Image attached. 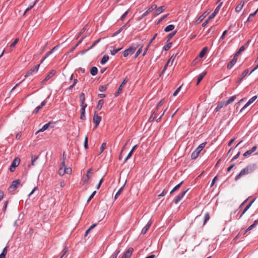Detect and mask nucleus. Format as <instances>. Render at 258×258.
Here are the masks:
<instances>
[{"label": "nucleus", "mask_w": 258, "mask_h": 258, "mask_svg": "<svg viewBox=\"0 0 258 258\" xmlns=\"http://www.w3.org/2000/svg\"><path fill=\"white\" fill-rule=\"evenodd\" d=\"M255 170V166L252 165L247 166L243 169L236 176L235 180L236 181L239 179L242 176L252 173Z\"/></svg>", "instance_id": "obj_1"}, {"label": "nucleus", "mask_w": 258, "mask_h": 258, "mask_svg": "<svg viewBox=\"0 0 258 258\" xmlns=\"http://www.w3.org/2000/svg\"><path fill=\"white\" fill-rule=\"evenodd\" d=\"M138 47V46L135 44H133L132 45L130 46L127 49H125L123 51V56L125 57H127L128 55L133 54Z\"/></svg>", "instance_id": "obj_2"}, {"label": "nucleus", "mask_w": 258, "mask_h": 258, "mask_svg": "<svg viewBox=\"0 0 258 258\" xmlns=\"http://www.w3.org/2000/svg\"><path fill=\"white\" fill-rule=\"evenodd\" d=\"M58 172L60 176H63L65 173L71 174L72 169L70 167H64H64H59Z\"/></svg>", "instance_id": "obj_3"}, {"label": "nucleus", "mask_w": 258, "mask_h": 258, "mask_svg": "<svg viewBox=\"0 0 258 258\" xmlns=\"http://www.w3.org/2000/svg\"><path fill=\"white\" fill-rule=\"evenodd\" d=\"M20 159L19 158H16L14 159L13 161L10 168V170L11 172H14L16 169V167H17L20 164Z\"/></svg>", "instance_id": "obj_4"}, {"label": "nucleus", "mask_w": 258, "mask_h": 258, "mask_svg": "<svg viewBox=\"0 0 258 258\" xmlns=\"http://www.w3.org/2000/svg\"><path fill=\"white\" fill-rule=\"evenodd\" d=\"M21 180L20 179H17L15 180H14L11 186L9 187V190L10 192L14 191L17 187L18 185L20 184Z\"/></svg>", "instance_id": "obj_5"}, {"label": "nucleus", "mask_w": 258, "mask_h": 258, "mask_svg": "<svg viewBox=\"0 0 258 258\" xmlns=\"http://www.w3.org/2000/svg\"><path fill=\"white\" fill-rule=\"evenodd\" d=\"M40 63L35 66L33 69H31L29 70L24 76L25 78H27L30 76L32 75L34 73H37L38 71Z\"/></svg>", "instance_id": "obj_6"}, {"label": "nucleus", "mask_w": 258, "mask_h": 258, "mask_svg": "<svg viewBox=\"0 0 258 258\" xmlns=\"http://www.w3.org/2000/svg\"><path fill=\"white\" fill-rule=\"evenodd\" d=\"M188 189H186L184 191H183L181 193L179 194L176 198L174 200V202L175 204H178L183 198V197L185 196V194L186 193Z\"/></svg>", "instance_id": "obj_7"}, {"label": "nucleus", "mask_w": 258, "mask_h": 258, "mask_svg": "<svg viewBox=\"0 0 258 258\" xmlns=\"http://www.w3.org/2000/svg\"><path fill=\"white\" fill-rule=\"evenodd\" d=\"M257 98V96H254L251 97L248 101L244 105V106L241 109L240 112H242L244 109L252 103Z\"/></svg>", "instance_id": "obj_8"}, {"label": "nucleus", "mask_w": 258, "mask_h": 258, "mask_svg": "<svg viewBox=\"0 0 258 258\" xmlns=\"http://www.w3.org/2000/svg\"><path fill=\"white\" fill-rule=\"evenodd\" d=\"M127 82V80L126 79H124L122 83L120 85L118 89V91L115 93L114 95L115 97L118 96L120 94V92L122 91L124 86L126 84Z\"/></svg>", "instance_id": "obj_9"}, {"label": "nucleus", "mask_w": 258, "mask_h": 258, "mask_svg": "<svg viewBox=\"0 0 258 258\" xmlns=\"http://www.w3.org/2000/svg\"><path fill=\"white\" fill-rule=\"evenodd\" d=\"M222 4H223V3L221 2L220 3V4L216 7V8L215 9L214 12L209 16V19H213L215 17L216 14L219 12V9H220V7H221V6H222Z\"/></svg>", "instance_id": "obj_10"}, {"label": "nucleus", "mask_w": 258, "mask_h": 258, "mask_svg": "<svg viewBox=\"0 0 258 258\" xmlns=\"http://www.w3.org/2000/svg\"><path fill=\"white\" fill-rule=\"evenodd\" d=\"M133 251V249L132 248H129L123 254L122 258H130L132 252Z\"/></svg>", "instance_id": "obj_11"}, {"label": "nucleus", "mask_w": 258, "mask_h": 258, "mask_svg": "<svg viewBox=\"0 0 258 258\" xmlns=\"http://www.w3.org/2000/svg\"><path fill=\"white\" fill-rule=\"evenodd\" d=\"M101 119V117L99 116L98 114H94L93 116V122L95 123V127H97V125L99 124Z\"/></svg>", "instance_id": "obj_12"}, {"label": "nucleus", "mask_w": 258, "mask_h": 258, "mask_svg": "<svg viewBox=\"0 0 258 258\" xmlns=\"http://www.w3.org/2000/svg\"><path fill=\"white\" fill-rule=\"evenodd\" d=\"M87 105H81V116H80V119L82 120L85 119V109L87 107Z\"/></svg>", "instance_id": "obj_13"}, {"label": "nucleus", "mask_w": 258, "mask_h": 258, "mask_svg": "<svg viewBox=\"0 0 258 258\" xmlns=\"http://www.w3.org/2000/svg\"><path fill=\"white\" fill-rule=\"evenodd\" d=\"M152 223V222L151 220L149 221L147 224L142 229L141 233L143 234H145L147 233L150 227L151 226Z\"/></svg>", "instance_id": "obj_14"}, {"label": "nucleus", "mask_w": 258, "mask_h": 258, "mask_svg": "<svg viewBox=\"0 0 258 258\" xmlns=\"http://www.w3.org/2000/svg\"><path fill=\"white\" fill-rule=\"evenodd\" d=\"M237 61V57L234 56L233 59L228 63L227 64V69H231L233 66L236 63Z\"/></svg>", "instance_id": "obj_15"}, {"label": "nucleus", "mask_w": 258, "mask_h": 258, "mask_svg": "<svg viewBox=\"0 0 258 258\" xmlns=\"http://www.w3.org/2000/svg\"><path fill=\"white\" fill-rule=\"evenodd\" d=\"M55 74V71L52 70L51 71L44 79V80L42 81V83H45L47 81H48L49 79H50L52 76H53Z\"/></svg>", "instance_id": "obj_16"}, {"label": "nucleus", "mask_w": 258, "mask_h": 258, "mask_svg": "<svg viewBox=\"0 0 258 258\" xmlns=\"http://www.w3.org/2000/svg\"><path fill=\"white\" fill-rule=\"evenodd\" d=\"M245 3L243 1L241 2L235 8V11L237 13L240 12L242 9Z\"/></svg>", "instance_id": "obj_17"}, {"label": "nucleus", "mask_w": 258, "mask_h": 258, "mask_svg": "<svg viewBox=\"0 0 258 258\" xmlns=\"http://www.w3.org/2000/svg\"><path fill=\"white\" fill-rule=\"evenodd\" d=\"M248 73V69L245 70L242 74L241 77H240L238 79L237 83L238 84H239L240 83V82H241V81L242 80V79L247 75Z\"/></svg>", "instance_id": "obj_18"}, {"label": "nucleus", "mask_w": 258, "mask_h": 258, "mask_svg": "<svg viewBox=\"0 0 258 258\" xmlns=\"http://www.w3.org/2000/svg\"><path fill=\"white\" fill-rule=\"evenodd\" d=\"M206 144V142L203 143L201 144L195 150L197 152H198L199 154L202 151V150L205 148V145Z\"/></svg>", "instance_id": "obj_19"}, {"label": "nucleus", "mask_w": 258, "mask_h": 258, "mask_svg": "<svg viewBox=\"0 0 258 258\" xmlns=\"http://www.w3.org/2000/svg\"><path fill=\"white\" fill-rule=\"evenodd\" d=\"M225 103H226L225 101H222L220 102L215 109V111L216 112L219 111L223 107L224 105H225Z\"/></svg>", "instance_id": "obj_20"}, {"label": "nucleus", "mask_w": 258, "mask_h": 258, "mask_svg": "<svg viewBox=\"0 0 258 258\" xmlns=\"http://www.w3.org/2000/svg\"><path fill=\"white\" fill-rule=\"evenodd\" d=\"M80 100L81 101V105H87L85 103V95L84 93H81L80 95Z\"/></svg>", "instance_id": "obj_21"}, {"label": "nucleus", "mask_w": 258, "mask_h": 258, "mask_svg": "<svg viewBox=\"0 0 258 258\" xmlns=\"http://www.w3.org/2000/svg\"><path fill=\"white\" fill-rule=\"evenodd\" d=\"M206 74H207V72H204L202 73V74H201L200 75H199V76L198 77V79H197V85H198L201 82V81L203 80V79L205 76Z\"/></svg>", "instance_id": "obj_22"}, {"label": "nucleus", "mask_w": 258, "mask_h": 258, "mask_svg": "<svg viewBox=\"0 0 258 258\" xmlns=\"http://www.w3.org/2000/svg\"><path fill=\"white\" fill-rule=\"evenodd\" d=\"M258 224V221L257 220H255L253 222V223L250 225V226L248 227V228L245 231V233L246 232H247L248 231L251 230V229H252L253 228H254V227H255V226Z\"/></svg>", "instance_id": "obj_23"}, {"label": "nucleus", "mask_w": 258, "mask_h": 258, "mask_svg": "<svg viewBox=\"0 0 258 258\" xmlns=\"http://www.w3.org/2000/svg\"><path fill=\"white\" fill-rule=\"evenodd\" d=\"M157 111L156 110H154L152 114L150 116V117L149 119V121H153L155 119H156L157 117Z\"/></svg>", "instance_id": "obj_24"}, {"label": "nucleus", "mask_w": 258, "mask_h": 258, "mask_svg": "<svg viewBox=\"0 0 258 258\" xmlns=\"http://www.w3.org/2000/svg\"><path fill=\"white\" fill-rule=\"evenodd\" d=\"M174 28H175L174 25L171 24V25H169L167 26V27H166L164 29V31L166 32H168L169 31H172L174 29Z\"/></svg>", "instance_id": "obj_25"}, {"label": "nucleus", "mask_w": 258, "mask_h": 258, "mask_svg": "<svg viewBox=\"0 0 258 258\" xmlns=\"http://www.w3.org/2000/svg\"><path fill=\"white\" fill-rule=\"evenodd\" d=\"M8 251V246L5 247L2 252V253L0 254V258H6V255Z\"/></svg>", "instance_id": "obj_26"}, {"label": "nucleus", "mask_w": 258, "mask_h": 258, "mask_svg": "<svg viewBox=\"0 0 258 258\" xmlns=\"http://www.w3.org/2000/svg\"><path fill=\"white\" fill-rule=\"evenodd\" d=\"M236 99V95H233L230 97V98L227 101H225V105H227L231 103H232L235 99Z\"/></svg>", "instance_id": "obj_27"}, {"label": "nucleus", "mask_w": 258, "mask_h": 258, "mask_svg": "<svg viewBox=\"0 0 258 258\" xmlns=\"http://www.w3.org/2000/svg\"><path fill=\"white\" fill-rule=\"evenodd\" d=\"M103 103H104L103 100L101 99L98 101V104H97V107H96L97 109L98 110H100L102 108Z\"/></svg>", "instance_id": "obj_28"}, {"label": "nucleus", "mask_w": 258, "mask_h": 258, "mask_svg": "<svg viewBox=\"0 0 258 258\" xmlns=\"http://www.w3.org/2000/svg\"><path fill=\"white\" fill-rule=\"evenodd\" d=\"M98 73V69L96 67H93L90 70V73L92 76H95Z\"/></svg>", "instance_id": "obj_29"}, {"label": "nucleus", "mask_w": 258, "mask_h": 258, "mask_svg": "<svg viewBox=\"0 0 258 258\" xmlns=\"http://www.w3.org/2000/svg\"><path fill=\"white\" fill-rule=\"evenodd\" d=\"M109 59V56L107 55H105L103 56V58L101 60V64H104Z\"/></svg>", "instance_id": "obj_30"}, {"label": "nucleus", "mask_w": 258, "mask_h": 258, "mask_svg": "<svg viewBox=\"0 0 258 258\" xmlns=\"http://www.w3.org/2000/svg\"><path fill=\"white\" fill-rule=\"evenodd\" d=\"M207 50V48L206 47L203 48V49L200 52V53L199 55V56L201 58L203 57L206 53Z\"/></svg>", "instance_id": "obj_31"}, {"label": "nucleus", "mask_w": 258, "mask_h": 258, "mask_svg": "<svg viewBox=\"0 0 258 258\" xmlns=\"http://www.w3.org/2000/svg\"><path fill=\"white\" fill-rule=\"evenodd\" d=\"M245 49V47L244 46H242L236 52V53L235 54L234 56H236V57H237V56H238V55H239L241 52H242L243 51H244Z\"/></svg>", "instance_id": "obj_32"}, {"label": "nucleus", "mask_w": 258, "mask_h": 258, "mask_svg": "<svg viewBox=\"0 0 258 258\" xmlns=\"http://www.w3.org/2000/svg\"><path fill=\"white\" fill-rule=\"evenodd\" d=\"M252 202H250V203H249L246 206V207L245 208V209H244L243 212L242 213V214H241L240 217H241L248 210V209L250 207V206H251L252 204Z\"/></svg>", "instance_id": "obj_33"}, {"label": "nucleus", "mask_w": 258, "mask_h": 258, "mask_svg": "<svg viewBox=\"0 0 258 258\" xmlns=\"http://www.w3.org/2000/svg\"><path fill=\"white\" fill-rule=\"evenodd\" d=\"M182 181H181L180 183H179V184H178L177 185H176L172 190L171 191H170V194H172V193H173L175 191H176V190H177L180 187V186L181 185L182 183Z\"/></svg>", "instance_id": "obj_34"}, {"label": "nucleus", "mask_w": 258, "mask_h": 258, "mask_svg": "<svg viewBox=\"0 0 258 258\" xmlns=\"http://www.w3.org/2000/svg\"><path fill=\"white\" fill-rule=\"evenodd\" d=\"M165 102L164 99H162L157 105L156 109L157 111H158L160 108V107L163 105V104Z\"/></svg>", "instance_id": "obj_35"}, {"label": "nucleus", "mask_w": 258, "mask_h": 258, "mask_svg": "<svg viewBox=\"0 0 258 258\" xmlns=\"http://www.w3.org/2000/svg\"><path fill=\"white\" fill-rule=\"evenodd\" d=\"M172 57H171L168 61L167 62H166V63L165 64V65L164 66V68H163V70L162 71V72H161V75L163 74L165 71H166V70L167 69V68L168 67V66L169 65V62L171 60V59H172Z\"/></svg>", "instance_id": "obj_36"}, {"label": "nucleus", "mask_w": 258, "mask_h": 258, "mask_svg": "<svg viewBox=\"0 0 258 258\" xmlns=\"http://www.w3.org/2000/svg\"><path fill=\"white\" fill-rule=\"evenodd\" d=\"M38 156H32L31 158V165L34 166L35 165V162L38 159Z\"/></svg>", "instance_id": "obj_37"}, {"label": "nucleus", "mask_w": 258, "mask_h": 258, "mask_svg": "<svg viewBox=\"0 0 258 258\" xmlns=\"http://www.w3.org/2000/svg\"><path fill=\"white\" fill-rule=\"evenodd\" d=\"M171 46H172V43H168V44H167L164 46L163 49L165 51H167L171 48Z\"/></svg>", "instance_id": "obj_38"}, {"label": "nucleus", "mask_w": 258, "mask_h": 258, "mask_svg": "<svg viewBox=\"0 0 258 258\" xmlns=\"http://www.w3.org/2000/svg\"><path fill=\"white\" fill-rule=\"evenodd\" d=\"M120 252V250L119 249H116L114 252L112 254V255H111V256L110 257V258H116L118 254Z\"/></svg>", "instance_id": "obj_39"}, {"label": "nucleus", "mask_w": 258, "mask_h": 258, "mask_svg": "<svg viewBox=\"0 0 258 258\" xmlns=\"http://www.w3.org/2000/svg\"><path fill=\"white\" fill-rule=\"evenodd\" d=\"M199 154L197 152V151L196 150H195L191 154V158L192 159H196V158L198 157V156H199Z\"/></svg>", "instance_id": "obj_40"}, {"label": "nucleus", "mask_w": 258, "mask_h": 258, "mask_svg": "<svg viewBox=\"0 0 258 258\" xmlns=\"http://www.w3.org/2000/svg\"><path fill=\"white\" fill-rule=\"evenodd\" d=\"M37 1H35L34 3L33 4V5L30 6L28 8L26 9V10L24 12V15L28 12L29 11H30L36 4Z\"/></svg>", "instance_id": "obj_41"}, {"label": "nucleus", "mask_w": 258, "mask_h": 258, "mask_svg": "<svg viewBox=\"0 0 258 258\" xmlns=\"http://www.w3.org/2000/svg\"><path fill=\"white\" fill-rule=\"evenodd\" d=\"M210 219V216L208 213H206L205 214L204 216V224H205Z\"/></svg>", "instance_id": "obj_42"}, {"label": "nucleus", "mask_w": 258, "mask_h": 258, "mask_svg": "<svg viewBox=\"0 0 258 258\" xmlns=\"http://www.w3.org/2000/svg\"><path fill=\"white\" fill-rule=\"evenodd\" d=\"M78 81L77 79H74L73 84H72V85H71V86H69V87L68 88V89L72 90L74 87V86L76 85V84L78 83Z\"/></svg>", "instance_id": "obj_43"}, {"label": "nucleus", "mask_w": 258, "mask_h": 258, "mask_svg": "<svg viewBox=\"0 0 258 258\" xmlns=\"http://www.w3.org/2000/svg\"><path fill=\"white\" fill-rule=\"evenodd\" d=\"M89 180V177L88 175H86V176L84 177L82 182L83 184H85L86 183H87Z\"/></svg>", "instance_id": "obj_44"}, {"label": "nucleus", "mask_w": 258, "mask_h": 258, "mask_svg": "<svg viewBox=\"0 0 258 258\" xmlns=\"http://www.w3.org/2000/svg\"><path fill=\"white\" fill-rule=\"evenodd\" d=\"M107 88V85L100 86L99 87V90L100 92H104L106 90Z\"/></svg>", "instance_id": "obj_45"}, {"label": "nucleus", "mask_w": 258, "mask_h": 258, "mask_svg": "<svg viewBox=\"0 0 258 258\" xmlns=\"http://www.w3.org/2000/svg\"><path fill=\"white\" fill-rule=\"evenodd\" d=\"M176 33V31L173 32L169 34L167 36V41H169L174 36Z\"/></svg>", "instance_id": "obj_46"}, {"label": "nucleus", "mask_w": 258, "mask_h": 258, "mask_svg": "<svg viewBox=\"0 0 258 258\" xmlns=\"http://www.w3.org/2000/svg\"><path fill=\"white\" fill-rule=\"evenodd\" d=\"M100 40V39H98L95 41L93 42V43L89 47V48L86 50H90V49L92 48L94 46H95Z\"/></svg>", "instance_id": "obj_47"}, {"label": "nucleus", "mask_w": 258, "mask_h": 258, "mask_svg": "<svg viewBox=\"0 0 258 258\" xmlns=\"http://www.w3.org/2000/svg\"><path fill=\"white\" fill-rule=\"evenodd\" d=\"M258 12V9L253 13H251L249 15V17L248 18L247 21H250V19L254 17L257 12Z\"/></svg>", "instance_id": "obj_48"}, {"label": "nucleus", "mask_w": 258, "mask_h": 258, "mask_svg": "<svg viewBox=\"0 0 258 258\" xmlns=\"http://www.w3.org/2000/svg\"><path fill=\"white\" fill-rule=\"evenodd\" d=\"M123 188V186H122L121 188H120V189L116 193V194L115 195V197H114V199H116L118 198V197L120 195V193L121 192V191L122 190Z\"/></svg>", "instance_id": "obj_49"}, {"label": "nucleus", "mask_w": 258, "mask_h": 258, "mask_svg": "<svg viewBox=\"0 0 258 258\" xmlns=\"http://www.w3.org/2000/svg\"><path fill=\"white\" fill-rule=\"evenodd\" d=\"M125 27V25H123L118 30H117V31H116L114 34H113V36H116L117 35V34H118L120 32H121V31L123 29H124V28Z\"/></svg>", "instance_id": "obj_50"}, {"label": "nucleus", "mask_w": 258, "mask_h": 258, "mask_svg": "<svg viewBox=\"0 0 258 258\" xmlns=\"http://www.w3.org/2000/svg\"><path fill=\"white\" fill-rule=\"evenodd\" d=\"M121 49V48H118V49H114L112 50H111V54L112 55H115L116 53H117L119 50Z\"/></svg>", "instance_id": "obj_51"}, {"label": "nucleus", "mask_w": 258, "mask_h": 258, "mask_svg": "<svg viewBox=\"0 0 258 258\" xmlns=\"http://www.w3.org/2000/svg\"><path fill=\"white\" fill-rule=\"evenodd\" d=\"M19 41V38H17L15 40V41L10 45V48H14L15 45L17 44Z\"/></svg>", "instance_id": "obj_52"}, {"label": "nucleus", "mask_w": 258, "mask_h": 258, "mask_svg": "<svg viewBox=\"0 0 258 258\" xmlns=\"http://www.w3.org/2000/svg\"><path fill=\"white\" fill-rule=\"evenodd\" d=\"M142 48H143V46H142L138 50V51H137L136 54H135V58H137L139 55V54L141 53L142 51Z\"/></svg>", "instance_id": "obj_53"}, {"label": "nucleus", "mask_w": 258, "mask_h": 258, "mask_svg": "<svg viewBox=\"0 0 258 258\" xmlns=\"http://www.w3.org/2000/svg\"><path fill=\"white\" fill-rule=\"evenodd\" d=\"M42 108L41 106H37L35 109L34 110H33V113H35V114H36L40 110V109H41Z\"/></svg>", "instance_id": "obj_54"}, {"label": "nucleus", "mask_w": 258, "mask_h": 258, "mask_svg": "<svg viewBox=\"0 0 258 258\" xmlns=\"http://www.w3.org/2000/svg\"><path fill=\"white\" fill-rule=\"evenodd\" d=\"M84 147L86 149H88V138L87 136L85 138V141L84 143Z\"/></svg>", "instance_id": "obj_55"}, {"label": "nucleus", "mask_w": 258, "mask_h": 258, "mask_svg": "<svg viewBox=\"0 0 258 258\" xmlns=\"http://www.w3.org/2000/svg\"><path fill=\"white\" fill-rule=\"evenodd\" d=\"M106 146V143H103L100 147V154L102 153V152L104 151V150L105 149Z\"/></svg>", "instance_id": "obj_56"}, {"label": "nucleus", "mask_w": 258, "mask_h": 258, "mask_svg": "<svg viewBox=\"0 0 258 258\" xmlns=\"http://www.w3.org/2000/svg\"><path fill=\"white\" fill-rule=\"evenodd\" d=\"M151 12H152V9H148L145 13H144L143 14L142 17H144L146 16L147 15H148Z\"/></svg>", "instance_id": "obj_57"}, {"label": "nucleus", "mask_w": 258, "mask_h": 258, "mask_svg": "<svg viewBox=\"0 0 258 258\" xmlns=\"http://www.w3.org/2000/svg\"><path fill=\"white\" fill-rule=\"evenodd\" d=\"M48 123H50V125H49V128H53L55 127L56 122H48Z\"/></svg>", "instance_id": "obj_58"}, {"label": "nucleus", "mask_w": 258, "mask_h": 258, "mask_svg": "<svg viewBox=\"0 0 258 258\" xmlns=\"http://www.w3.org/2000/svg\"><path fill=\"white\" fill-rule=\"evenodd\" d=\"M133 152H133L132 151H131L129 152V153L128 154L127 157L125 159V160L124 161V162H125L132 156Z\"/></svg>", "instance_id": "obj_59"}, {"label": "nucleus", "mask_w": 258, "mask_h": 258, "mask_svg": "<svg viewBox=\"0 0 258 258\" xmlns=\"http://www.w3.org/2000/svg\"><path fill=\"white\" fill-rule=\"evenodd\" d=\"M180 89H181V86L179 87L175 91V92L173 93V96H175L177 95V94L179 92V91H180Z\"/></svg>", "instance_id": "obj_60"}, {"label": "nucleus", "mask_w": 258, "mask_h": 258, "mask_svg": "<svg viewBox=\"0 0 258 258\" xmlns=\"http://www.w3.org/2000/svg\"><path fill=\"white\" fill-rule=\"evenodd\" d=\"M217 179H218V176H216L212 181V182L211 184V187L213 186L215 184V183Z\"/></svg>", "instance_id": "obj_61"}, {"label": "nucleus", "mask_w": 258, "mask_h": 258, "mask_svg": "<svg viewBox=\"0 0 258 258\" xmlns=\"http://www.w3.org/2000/svg\"><path fill=\"white\" fill-rule=\"evenodd\" d=\"M227 32H228L227 30H225L223 32L222 35L221 36V37L220 38V40H223L225 38V36L227 33Z\"/></svg>", "instance_id": "obj_62"}, {"label": "nucleus", "mask_w": 258, "mask_h": 258, "mask_svg": "<svg viewBox=\"0 0 258 258\" xmlns=\"http://www.w3.org/2000/svg\"><path fill=\"white\" fill-rule=\"evenodd\" d=\"M96 194V191H93L92 194L90 196L88 199L87 200V202H89L95 196Z\"/></svg>", "instance_id": "obj_63"}, {"label": "nucleus", "mask_w": 258, "mask_h": 258, "mask_svg": "<svg viewBox=\"0 0 258 258\" xmlns=\"http://www.w3.org/2000/svg\"><path fill=\"white\" fill-rule=\"evenodd\" d=\"M210 20L211 19H209V17L202 24V27L206 26L209 23Z\"/></svg>", "instance_id": "obj_64"}]
</instances>
